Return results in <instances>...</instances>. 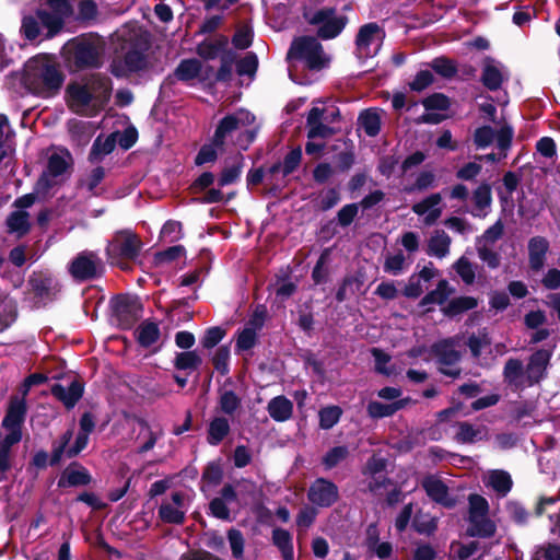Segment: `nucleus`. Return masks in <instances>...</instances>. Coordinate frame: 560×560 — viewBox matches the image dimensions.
<instances>
[{
	"instance_id": "obj_34",
	"label": "nucleus",
	"mask_w": 560,
	"mask_h": 560,
	"mask_svg": "<svg viewBox=\"0 0 560 560\" xmlns=\"http://www.w3.org/2000/svg\"><path fill=\"white\" fill-rule=\"evenodd\" d=\"M504 378L505 381L514 385L516 388H522L526 385L525 370L523 369V364L517 359H510L504 366Z\"/></svg>"
},
{
	"instance_id": "obj_7",
	"label": "nucleus",
	"mask_w": 560,
	"mask_h": 560,
	"mask_svg": "<svg viewBox=\"0 0 560 560\" xmlns=\"http://www.w3.org/2000/svg\"><path fill=\"white\" fill-rule=\"evenodd\" d=\"M118 36L126 44H129V49L125 56V68L119 69L116 65H113L112 72L116 77H122L127 72L138 71L144 67L145 58L143 51L147 47V40L136 31L127 32L122 30Z\"/></svg>"
},
{
	"instance_id": "obj_4",
	"label": "nucleus",
	"mask_w": 560,
	"mask_h": 560,
	"mask_svg": "<svg viewBox=\"0 0 560 560\" xmlns=\"http://www.w3.org/2000/svg\"><path fill=\"white\" fill-rule=\"evenodd\" d=\"M22 80L30 92L48 97L61 88L63 78L50 57L38 55L25 63Z\"/></svg>"
},
{
	"instance_id": "obj_44",
	"label": "nucleus",
	"mask_w": 560,
	"mask_h": 560,
	"mask_svg": "<svg viewBox=\"0 0 560 560\" xmlns=\"http://www.w3.org/2000/svg\"><path fill=\"white\" fill-rule=\"evenodd\" d=\"M478 302L472 296H459L455 298L443 308V312L447 316H455L463 312L475 308Z\"/></svg>"
},
{
	"instance_id": "obj_28",
	"label": "nucleus",
	"mask_w": 560,
	"mask_h": 560,
	"mask_svg": "<svg viewBox=\"0 0 560 560\" xmlns=\"http://www.w3.org/2000/svg\"><path fill=\"white\" fill-rule=\"evenodd\" d=\"M26 413V405L24 398L14 397L10 400L7 415L2 421L4 429L21 430Z\"/></svg>"
},
{
	"instance_id": "obj_3",
	"label": "nucleus",
	"mask_w": 560,
	"mask_h": 560,
	"mask_svg": "<svg viewBox=\"0 0 560 560\" xmlns=\"http://www.w3.org/2000/svg\"><path fill=\"white\" fill-rule=\"evenodd\" d=\"M258 126L255 116L246 110L238 109L224 116L218 124L213 142L218 148L232 142L241 150H246L254 141Z\"/></svg>"
},
{
	"instance_id": "obj_39",
	"label": "nucleus",
	"mask_w": 560,
	"mask_h": 560,
	"mask_svg": "<svg viewBox=\"0 0 560 560\" xmlns=\"http://www.w3.org/2000/svg\"><path fill=\"white\" fill-rule=\"evenodd\" d=\"M272 542L280 550L283 560H293V544L291 534L282 528H276L272 532Z\"/></svg>"
},
{
	"instance_id": "obj_16",
	"label": "nucleus",
	"mask_w": 560,
	"mask_h": 560,
	"mask_svg": "<svg viewBox=\"0 0 560 560\" xmlns=\"http://www.w3.org/2000/svg\"><path fill=\"white\" fill-rule=\"evenodd\" d=\"M213 75V68L196 58L182 60L173 73L176 80L188 84L208 81Z\"/></svg>"
},
{
	"instance_id": "obj_57",
	"label": "nucleus",
	"mask_w": 560,
	"mask_h": 560,
	"mask_svg": "<svg viewBox=\"0 0 560 560\" xmlns=\"http://www.w3.org/2000/svg\"><path fill=\"white\" fill-rule=\"evenodd\" d=\"M161 237L166 242H175L182 237V224L177 221H167L162 230Z\"/></svg>"
},
{
	"instance_id": "obj_33",
	"label": "nucleus",
	"mask_w": 560,
	"mask_h": 560,
	"mask_svg": "<svg viewBox=\"0 0 560 560\" xmlns=\"http://www.w3.org/2000/svg\"><path fill=\"white\" fill-rule=\"evenodd\" d=\"M454 289L450 285L447 280H441L436 288L429 292L421 300V305L430 310L431 305H442L446 302Z\"/></svg>"
},
{
	"instance_id": "obj_45",
	"label": "nucleus",
	"mask_w": 560,
	"mask_h": 560,
	"mask_svg": "<svg viewBox=\"0 0 560 560\" xmlns=\"http://www.w3.org/2000/svg\"><path fill=\"white\" fill-rule=\"evenodd\" d=\"M359 124L366 135L374 137L381 128V118L377 112L369 109L359 116Z\"/></svg>"
},
{
	"instance_id": "obj_64",
	"label": "nucleus",
	"mask_w": 560,
	"mask_h": 560,
	"mask_svg": "<svg viewBox=\"0 0 560 560\" xmlns=\"http://www.w3.org/2000/svg\"><path fill=\"white\" fill-rule=\"evenodd\" d=\"M423 106L425 107L427 110H432V109L445 110L450 106V100L445 95H443L441 93H436V94H433V95L427 97L423 101Z\"/></svg>"
},
{
	"instance_id": "obj_37",
	"label": "nucleus",
	"mask_w": 560,
	"mask_h": 560,
	"mask_svg": "<svg viewBox=\"0 0 560 560\" xmlns=\"http://www.w3.org/2000/svg\"><path fill=\"white\" fill-rule=\"evenodd\" d=\"M8 231L18 237L25 235L30 230V215L25 210H15L7 219Z\"/></svg>"
},
{
	"instance_id": "obj_61",
	"label": "nucleus",
	"mask_w": 560,
	"mask_h": 560,
	"mask_svg": "<svg viewBox=\"0 0 560 560\" xmlns=\"http://www.w3.org/2000/svg\"><path fill=\"white\" fill-rule=\"evenodd\" d=\"M431 67L436 73L445 78H450L456 73V67L446 58H435Z\"/></svg>"
},
{
	"instance_id": "obj_38",
	"label": "nucleus",
	"mask_w": 560,
	"mask_h": 560,
	"mask_svg": "<svg viewBox=\"0 0 560 560\" xmlns=\"http://www.w3.org/2000/svg\"><path fill=\"white\" fill-rule=\"evenodd\" d=\"M117 144V133H110L104 139L97 137L93 143L90 152V160L92 162L101 161L105 155L109 154Z\"/></svg>"
},
{
	"instance_id": "obj_18",
	"label": "nucleus",
	"mask_w": 560,
	"mask_h": 560,
	"mask_svg": "<svg viewBox=\"0 0 560 560\" xmlns=\"http://www.w3.org/2000/svg\"><path fill=\"white\" fill-rule=\"evenodd\" d=\"M113 308L119 325L122 328H129L141 317L142 306L136 296H118L113 302Z\"/></svg>"
},
{
	"instance_id": "obj_54",
	"label": "nucleus",
	"mask_w": 560,
	"mask_h": 560,
	"mask_svg": "<svg viewBox=\"0 0 560 560\" xmlns=\"http://www.w3.org/2000/svg\"><path fill=\"white\" fill-rule=\"evenodd\" d=\"M372 355L375 360V370L384 375L390 376L395 374V370L387 364L390 361V357L377 348L372 349Z\"/></svg>"
},
{
	"instance_id": "obj_14",
	"label": "nucleus",
	"mask_w": 560,
	"mask_h": 560,
	"mask_svg": "<svg viewBox=\"0 0 560 560\" xmlns=\"http://www.w3.org/2000/svg\"><path fill=\"white\" fill-rule=\"evenodd\" d=\"M384 34L375 23L363 25L357 36V56L369 59L377 55L381 49Z\"/></svg>"
},
{
	"instance_id": "obj_47",
	"label": "nucleus",
	"mask_w": 560,
	"mask_h": 560,
	"mask_svg": "<svg viewBox=\"0 0 560 560\" xmlns=\"http://www.w3.org/2000/svg\"><path fill=\"white\" fill-rule=\"evenodd\" d=\"M405 265L406 257L401 252H398L395 254L386 255L383 268L385 272L393 276H398L404 271Z\"/></svg>"
},
{
	"instance_id": "obj_30",
	"label": "nucleus",
	"mask_w": 560,
	"mask_h": 560,
	"mask_svg": "<svg viewBox=\"0 0 560 560\" xmlns=\"http://www.w3.org/2000/svg\"><path fill=\"white\" fill-rule=\"evenodd\" d=\"M269 416L277 422H284L292 417L293 404L285 396L273 397L267 406Z\"/></svg>"
},
{
	"instance_id": "obj_51",
	"label": "nucleus",
	"mask_w": 560,
	"mask_h": 560,
	"mask_svg": "<svg viewBox=\"0 0 560 560\" xmlns=\"http://www.w3.org/2000/svg\"><path fill=\"white\" fill-rule=\"evenodd\" d=\"M201 358L195 351H187L177 354L175 366L179 370L196 369L200 365Z\"/></svg>"
},
{
	"instance_id": "obj_6",
	"label": "nucleus",
	"mask_w": 560,
	"mask_h": 560,
	"mask_svg": "<svg viewBox=\"0 0 560 560\" xmlns=\"http://www.w3.org/2000/svg\"><path fill=\"white\" fill-rule=\"evenodd\" d=\"M469 513H468V534L478 537H492L495 533L497 526L493 521L488 517L489 503L479 494H470L468 498Z\"/></svg>"
},
{
	"instance_id": "obj_2",
	"label": "nucleus",
	"mask_w": 560,
	"mask_h": 560,
	"mask_svg": "<svg viewBox=\"0 0 560 560\" xmlns=\"http://www.w3.org/2000/svg\"><path fill=\"white\" fill-rule=\"evenodd\" d=\"M110 82L104 77H92L85 83H73L67 89L69 107L81 115L94 116L110 95Z\"/></svg>"
},
{
	"instance_id": "obj_26",
	"label": "nucleus",
	"mask_w": 560,
	"mask_h": 560,
	"mask_svg": "<svg viewBox=\"0 0 560 560\" xmlns=\"http://www.w3.org/2000/svg\"><path fill=\"white\" fill-rule=\"evenodd\" d=\"M422 487L427 494L435 502L444 506H453L455 499L448 495L446 485L436 476H428L422 480Z\"/></svg>"
},
{
	"instance_id": "obj_31",
	"label": "nucleus",
	"mask_w": 560,
	"mask_h": 560,
	"mask_svg": "<svg viewBox=\"0 0 560 560\" xmlns=\"http://www.w3.org/2000/svg\"><path fill=\"white\" fill-rule=\"evenodd\" d=\"M451 237L442 230L432 233L428 241L427 254L436 258H444L450 253Z\"/></svg>"
},
{
	"instance_id": "obj_10",
	"label": "nucleus",
	"mask_w": 560,
	"mask_h": 560,
	"mask_svg": "<svg viewBox=\"0 0 560 560\" xmlns=\"http://www.w3.org/2000/svg\"><path fill=\"white\" fill-rule=\"evenodd\" d=\"M310 24L318 26V36L323 39H330L341 33L346 26V19L336 15L334 9H320L304 13Z\"/></svg>"
},
{
	"instance_id": "obj_5",
	"label": "nucleus",
	"mask_w": 560,
	"mask_h": 560,
	"mask_svg": "<svg viewBox=\"0 0 560 560\" xmlns=\"http://www.w3.org/2000/svg\"><path fill=\"white\" fill-rule=\"evenodd\" d=\"M101 45L90 38H75L62 48V56L69 65L78 68L98 67L101 63Z\"/></svg>"
},
{
	"instance_id": "obj_58",
	"label": "nucleus",
	"mask_w": 560,
	"mask_h": 560,
	"mask_svg": "<svg viewBox=\"0 0 560 560\" xmlns=\"http://www.w3.org/2000/svg\"><path fill=\"white\" fill-rule=\"evenodd\" d=\"M415 529L420 534H431L436 528L435 518L430 515H417L412 523Z\"/></svg>"
},
{
	"instance_id": "obj_20",
	"label": "nucleus",
	"mask_w": 560,
	"mask_h": 560,
	"mask_svg": "<svg viewBox=\"0 0 560 560\" xmlns=\"http://www.w3.org/2000/svg\"><path fill=\"white\" fill-rule=\"evenodd\" d=\"M552 352L547 349L537 350L528 360L525 369L526 385L533 386L546 377Z\"/></svg>"
},
{
	"instance_id": "obj_12",
	"label": "nucleus",
	"mask_w": 560,
	"mask_h": 560,
	"mask_svg": "<svg viewBox=\"0 0 560 560\" xmlns=\"http://www.w3.org/2000/svg\"><path fill=\"white\" fill-rule=\"evenodd\" d=\"M71 162L72 159L68 151L60 150L54 152L48 159L46 171L37 182L36 190L46 192L49 188L57 185L71 165Z\"/></svg>"
},
{
	"instance_id": "obj_50",
	"label": "nucleus",
	"mask_w": 560,
	"mask_h": 560,
	"mask_svg": "<svg viewBox=\"0 0 560 560\" xmlns=\"http://www.w3.org/2000/svg\"><path fill=\"white\" fill-rule=\"evenodd\" d=\"M454 269L466 284L475 281V267L466 257H460L454 264Z\"/></svg>"
},
{
	"instance_id": "obj_22",
	"label": "nucleus",
	"mask_w": 560,
	"mask_h": 560,
	"mask_svg": "<svg viewBox=\"0 0 560 560\" xmlns=\"http://www.w3.org/2000/svg\"><path fill=\"white\" fill-rule=\"evenodd\" d=\"M442 197L440 194H432L412 206V211L423 217L425 225L434 224L442 215Z\"/></svg>"
},
{
	"instance_id": "obj_42",
	"label": "nucleus",
	"mask_w": 560,
	"mask_h": 560,
	"mask_svg": "<svg viewBox=\"0 0 560 560\" xmlns=\"http://www.w3.org/2000/svg\"><path fill=\"white\" fill-rule=\"evenodd\" d=\"M160 329L155 323L143 322L137 329V340L142 347H150L159 340Z\"/></svg>"
},
{
	"instance_id": "obj_60",
	"label": "nucleus",
	"mask_w": 560,
	"mask_h": 560,
	"mask_svg": "<svg viewBox=\"0 0 560 560\" xmlns=\"http://www.w3.org/2000/svg\"><path fill=\"white\" fill-rule=\"evenodd\" d=\"M433 82V74L430 70L419 71L415 79L409 83L412 91L421 92Z\"/></svg>"
},
{
	"instance_id": "obj_59",
	"label": "nucleus",
	"mask_w": 560,
	"mask_h": 560,
	"mask_svg": "<svg viewBox=\"0 0 560 560\" xmlns=\"http://www.w3.org/2000/svg\"><path fill=\"white\" fill-rule=\"evenodd\" d=\"M7 433L0 439V451L11 453L13 445L22 439V432L18 429H5Z\"/></svg>"
},
{
	"instance_id": "obj_49",
	"label": "nucleus",
	"mask_w": 560,
	"mask_h": 560,
	"mask_svg": "<svg viewBox=\"0 0 560 560\" xmlns=\"http://www.w3.org/2000/svg\"><path fill=\"white\" fill-rule=\"evenodd\" d=\"M348 456L346 446H336L328 451L323 457V464L326 469H331L343 462Z\"/></svg>"
},
{
	"instance_id": "obj_56",
	"label": "nucleus",
	"mask_w": 560,
	"mask_h": 560,
	"mask_svg": "<svg viewBox=\"0 0 560 560\" xmlns=\"http://www.w3.org/2000/svg\"><path fill=\"white\" fill-rule=\"evenodd\" d=\"M257 331L254 328L244 327L238 334L236 348L241 351L249 350L256 342Z\"/></svg>"
},
{
	"instance_id": "obj_40",
	"label": "nucleus",
	"mask_w": 560,
	"mask_h": 560,
	"mask_svg": "<svg viewBox=\"0 0 560 560\" xmlns=\"http://www.w3.org/2000/svg\"><path fill=\"white\" fill-rule=\"evenodd\" d=\"M406 401L400 399L389 404H383L380 401H371L368 405V413L372 418H384L394 415L396 411L404 408Z\"/></svg>"
},
{
	"instance_id": "obj_32",
	"label": "nucleus",
	"mask_w": 560,
	"mask_h": 560,
	"mask_svg": "<svg viewBox=\"0 0 560 560\" xmlns=\"http://www.w3.org/2000/svg\"><path fill=\"white\" fill-rule=\"evenodd\" d=\"M162 436V430L159 428H152L147 422H140V430L137 436L138 451L145 453L152 450L156 441Z\"/></svg>"
},
{
	"instance_id": "obj_8",
	"label": "nucleus",
	"mask_w": 560,
	"mask_h": 560,
	"mask_svg": "<svg viewBox=\"0 0 560 560\" xmlns=\"http://www.w3.org/2000/svg\"><path fill=\"white\" fill-rule=\"evenodd\" d=\"M288 58L301 60L311 69H320L328 62L322 45L315 37L310 36L296 38L291 45Z\"/></svg>"
},
{
	"instance_id": "obj_36",
	"label": "nucleus",
	"mask_w": 560,
	"mask_h": 560,
	"mask_svg": "<svg viewBox=\"0 0 560 560\" xmlns=\"http://www.w3.org/2000/svg\"><path fill=\"white\" fill-rule=\"evenodd\" d=\"M230 432V422L224 417H214L208 427L207 441L211 445H218Z\"/></svg>"
},
{
	"instance_id": "obj_1",
	"label": "nucleus",
	"mask_w": 560,
	"mask_h": 560,
	"mask_svg": "<svg viewBox=\"0 0 560 560\" xmlns=\"http://www.w3.org/2000/svg\"><path fill=\"white\" fill-rule=\"evenodd\" d=\"M71 13L72 7L68 0H44L35 14L23 18L21 34L33 42L40 36L42 28H46L47 37H52Z\"/></svg>"
},
{
	"instance_id": "obj_43",
	"label": "nucleus",
	"mask_w": 560,
	"mask_h": 560,
	"mask_svg": "<svg viewBox=\"0 0 560 560\" xmlns=\"http://www.w3.org/2000/svg\"><path fill=\"white\" fill-rule=\"evenodd\" d=\"M15 303L0 292V331L8 328L15 320Z\"/></svg>"
},
{
	"instance_id": "obj_15",
	"label": "nucleus",
	"mask_w": 560,
	"mask_h": 560,
	"mask_svg": "<svg viewBox=\"0 0 560 560\" xmlns=\"http://www.w3.org/2000/svg\"><path fill=\"white\" fill-rule=\"evenodd\" d=\"M458 341V338L445 339L432 347V352L440 363V371L452 377L459 375V369L456 366L460 358L456 350Z\"/></svg>"
},
{
	"instance_id": "obj_23",
	"label": "nucleus",
	"mask_w": 560,
	"mask_h": 560,
	"mask_svg": "<svg viewBox=\"0 0 560 560\" xmlns=\"http://www.w3.org/2000/svg\"><path fill=\"white\" fill-rule=\"evenodd\" d=\"M488 428L479 422L462 421L455 424L454 439L462 444L476 443L488 439Z\"/></svg>"
},
{
	"instance_id": "obj_9",
	"label": "nucleus",
	"mask_w": 560,
	"mask_h": 560,
	"mask_svg": "<svg viewBox=\"0 0 560 560\" xmlns=\"http://www.w3.org/2000/svg\"><path fill=\"white\" fill-rule=\"evenodd\" d=\"M141 248V241L130 230L118 231L109 241L106 253L112 264L118 259H133L138 256Z\"/></svg>"
},
{
	"instance_id": "obj_63",
	"label": "nucleus",
	"mask_w": 560,
	"mask_h": 560,
	"mask_svg": "<svg viewBox=\"0 0 560 560\" xmlns=\"http://www.w3.org/2000/svg\"><path fill=\"white\" fill-rule=\"evenodd\" d=\"M258 66L257 57L253 54H247L237 62V72L240 75H253Z\"/></svg>"
},
{
	"instance_id": "obj_29",
	"label": "nucleus",
	"mask_w": 560,
	"mask_h": 560,
	"mask_svg": "<svg viewBox=\"0 0 560 560\" xmlns=\"http://www.w3.org/2000/svg\"><path fill=\"white\" fill-rule=\"evenodd\" d=\"M486 487L491 488L500 497H505L512 488V478L509 472L504 470H490L483 477Z\"/></svg>"
},
{
	"instance_id": "obj_13",
	"label": "nucleus",
	"mask_w": 560,
	"mask_h": 560,
	"mask_svg": "<svg viewBox=\"0 0 560 560\" xmlns=\"http://www.w3.org/2000/svg\"><path fill=\"white\" fill-rule=\"evenodd\" d=\"M103 262L94 252L80 253L69 265L70 275L79 281L98 277L103 272Z\"/></svg>"
},
{
	"instance_id": "obj_53",
	"label": "nucleus",
	"mask_w": 560,
	"mask_h": 560,
	"mask_svg": "<svg viewBox=\"0 0 560 560\" xmlns=\"http://www.w3.org/2000/svg\"><path fill=\"white\" fill-rule=\"evenodd\" d=\"M241 400L235 393L226 390L221 394L219 405L222 412L232 415L240 407Z\"/></svg>"
},
{
	"instance_id": "obj_11",
	"label": "nucleus",
	"mask_w": 560,
	"mask_h": 560,
	"mask_svg": "<svg viewBox=\"0 0 560 560\" xmlns=\"http://www.w3.org/2000/svg\"><path fill=\"white\" fill-rule=\"evenodd\" d=\"M338 116L339 113L335 106L315 105L307 116L308 139L327 138L332 135L334 129L329 124L334 122Z\"/></svg>"
},
{
	"instance_id": "obj_24",
	"label": "nucleus",
	"mask_w": 560,
	"mask_h": 560,
	"mask_svg": "<svg viewBox=\"0 0 560 560\" xmlns=\"http://www.w3.org/2000/svg\"><path fill=\"white\" fill-rule=\"evenodd\" d=\"M509 78L506 68L499 61L487 59L483 63L481 81L489 90H498Z\"/></svg>"
},
{
	"instance_id": "obj_46",
	"label": "nucleus",
	"mask_w": 560,
	"mask_h": 560,
	"mask_svg": "<svg viewBox=\"0 0 560 560\" xmlns=\"http://www.w3.org/2000/svg\"><path fill=\"white\" fill-rule=\"evenodd\" d=\"M342 410L338 406L325 407L319 411V427L324 430L331 429L340 419Z\"/></svg>"
},
{
	"instance_id": "obj_62",
	"label": "nucleus",
	"mask_w": 560,
	"mask_h": 560,
	"mask_svg": "<svg viewBox=\"0 0 560 560\" xmlns=\"http://www.w3.org/2000/svg\"><path fill=\"white\" fill-rule=\"evenodd\" d=\"M503 233V224L501 221H497L492 226L485 231L482 236H480L477 243L492 245L497 242Z\"/></svg>"
},
{
	"instance_id": "obj_19",
	"label": "nucleus",
	"mask_w": 560,
	"mask_h": 560,
	"mask_svg": "<svg viewBox=\"0 0 560 560\" xmlns=\"http://www.w3.org/2000/svg\"><path fill=\"white\" fill-rule=\"evenodd\" d=\"M307 497L313 504L320 508H328L337 502L339 491L334 482L325 478H318L311 485Z\"/></svg>"
},
{
	"instance_id": "obj_55",
	"label": "nucleus",
	"mask_w": 560,
	"mask_h": 560,
	"mask_svg": "<svg viewBox=\"0 0 560 560\" xmlns=\"http://www.w3.org/2000/svg\"><path fill=\"white\" fill-rule=\"evenodd\" d=\"M476 246L479 258L486 262L489 268L494 269L500 265V257L490 248V245L477 243Z\"/></svg>"
},
{
	"instance_id": "obj_21",
	"label": "nucleus",
	"mask_w": 560,
	"mask_h": 560,
	"mask_svg": "<svg viewBox=\"0 0 560 560\" xmlns=\"http://www.w3.org/2000/svg\"><path fill=\"white\" fill-rule=\"evenodd\" d=\"M72 439V431L68 430L60 439V442L55 445L50 458V464L55 465L59 463L62 455H67L68 457H74L77 456L82 450H84L89 442V434H85V432H79L74 444L70 447H67L68 443Z\"/></svg>"
},
{
	"instance_id": "obj_25",
	"label": "nucleus",
	"mask_w": 560,
	"mask_h": 560,
	"mask_svg": "<svg viewBox=\"0 0 560 560\" xmlns=\"http://www.w3.org/2000/svg\"><path fill=\"white\" fill-rule=\"evenodd\" d=\"M549 247V241L544 236L529 238L527 249L528 262L532 270L539 271L544 268Z\"/></svg>"
},
{
	"instance_id": "obj_41",
	"label": "nucleus",
	"mask_w": 560,
	"mask_h": 560,
	"mask_svg": "<svg viewBox=\"0 0 560 560\" xmlns=\"http://www.w3.org/2000/svg\"><path fill=\"white\" fill-rule=\"evenodd\" d=\"M474 203V215L485 217L491 205V191L488 185H481L475 190Z\"/></svg>"
},
{
	"instance_id": "obj_27",
	"label": "nucleus",
	"mask_w": 560,
	"mask_h": 560,
	"mask_svg": "<svg viewBox=\"0 0 560 560\" xmlns=\"http://www.w3.org/2000/svg\"><path fill=\"white\" fill-rule=\"evenodd\" d=\"M52 395L68 409L73 408L83 395V385L74 380L68 386L55 384L51 387Z\"/></svg>"
},
{
	"instance_id": "obj_17",
	"label": "nucleus",
	"mask_w": 560,
	"mask_h": 560,
	"mask_svg": "<svg viewBox=\"0 0 560 560\" xmlns=\"http://www.w3.org/2000/svg\"><path fill=\"white\" fill-rule=\"evenodd\" d=\"M188 500L182 492L172 493L171 498L163 500L159 515L165 523L182 524L188 511Z\"/></svg>"
},
{
	"instance_id": "obj_48",
	"label": "nucleus",
	"mask_w": 560,
	"mask_h": 560,
	"mask_svg": "<svg viewBox=\"0 0 560 560\" xmlns=\"http://www.w3.org/2000/svg\"><path fill=\"white\" fill-rule=\"evenodd\" d=\"M369 535V547L372 549L377 557L387 558L392 553V545L388 542H378L376 539V526L371 525L368 529Z\"/></svg>"
},
{
	"instance_id": "obj_52",
	"label": "nucleus",
	"mask_w": 560,
	"mask_h": 560,
	"mask_svg": "<svg viewBox=\"0 0 560 560\" xmlns=\"http://www.w3.org/2000/svg\"><path fill=\"white\" fill-rule=\"evenodd\" d=\"M228 540H229L233 557L236 559L243 558L244 547H245V539H244L243 534L237 529H234V528L230 529L228 532Z\"/></svg>"
},
{
	"instance_id": "obj_35",
	"label": "nucleus",
	"mask_w": 560,
	"mask_h": 560,
	"mask_svg": "<svg viewBox=\"0 0 560 560\" xmlns=\"http://www.w3.org/2000/svg\"><path fill=\"white\" fill-rule=\"evenodd\" d=\"M90 476L83 467H68L60 476L59 487H74L89 483Z\"/></svg>"
}]
</instances>
